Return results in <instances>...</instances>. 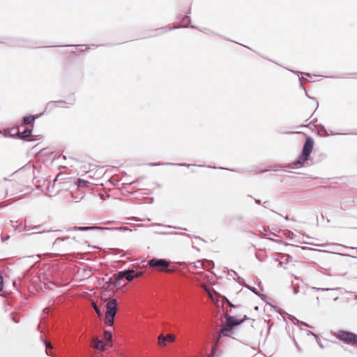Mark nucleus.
<instances>
[{"instance_id": "nucleus-1", "label": "nucleus", "mask_w": 357, "mask_h": 357, "mask_svg": "<svg viewBox=\"0 0 357 357\" xmlns=\"http://www.w3.org/2000/svg\"><path fill=\"white\" fill-rule=\"evenodd\" d=\"M314 146V141L311 137H307L303 147L300 156L293 162L294 167L298 168L304 165L309 159Z\"/></svg>"}, {"instance_id": "nucleus-2", "label": "nucleus", "mask_w": 357, "mask_h": 357, "mask_svg": "<svg viewBox=\"0 0 357 357\" xmlns=\"http://www.w3.org/2000/svg\"><path fill=\"white\" fill-rule=\"evenodd\" d=\"M226 324H222L221 330L219 333V338L221 336H229L232 332V328L238 326L243 322V319L238 320L234 317L226 315Z\"/></svg>"}, {"instance_id": "nucleus-3", "label": "nucleus", "mask_w": 357, "mask_h": 357, "mask_svg": "<svg viewBox=\"0 0 357 357\" xmlns=\"http://www.w3.org/2000/svg\"><path fill=\"white\" fill-rule=\"evenodd\" d=\"M107 311L105 314V324L112 326L114 324V317L117 312V301L116 299H112L106 305Z\"/></svg>"}, {"instance_id": "nucleus-4", "label": "nucleus", "mask_w": 357, "mask_h": 357, "mask_svg": "<svg viewBox=\"0 0 357 357\" xmlns=\"http://www.w3.org/2000/svg\"><path fill=\"white\" fill-rule=\"evenodd\" d=\"M335 335L346 344L357 347V335L346 331H339Z\"/></svg>"}, {"instance_id": "nucleus-5", "label": "nucleus", "mask_w": 357, "mask_h": 357, "mask_svg": "<svg viewBox=\"0 0 357 357\" xmlns=\"http://www.w3.org/2000/svg\"><path fill=\"white\" fill-rule=\"evenodd\" d=\"M147 264L150 267L157 268L159 271L172 272L171 270L167 269L170 262L165 259L153 258L148 261Z\"/></svg>"}, {"instance_id": "nucleus-6", "label": "nucleus", "mask_w": 357, "mask_h": 357, "mask_svg": "<svg viewBox=\"0 0 357 357\" xmlns=\"http://www.w3.org/2000/svg\"><path fill=\"white\" fill-rule=\"evenodd\" d=\"M73 241H74V238H70L69 237L57 238L54 241L53 246L56 249L63 248L66 250H68L69 245L72 244Z\"/></svg>"}, {"instance_id": "nucleus-7", "label": "nucleus", "mask_w": 357, "mask_h": 357, "mask_svg": "<svg viewBox=\"0 0 357 357\" xmlns=\"http://www.w3.org/2000/svg\"><path fill=\"white\" fill-rule=\"evenodd\" d=\"M175 340V336L172 334H168L166 336L161 334L158 336V342L160 347H165L166 342H173Z\"/></svg>"}, {"instance_id": "nucleus-8", "label": "nucleus", "mask_w": 357, "mask_h": 357, "mask_svg": "<svg viewBox=\"0 0 357 357\" xmlns=\"http://www.w3.org/2000/svg\"><path fill=\"white\" fill-rule=\"evenodd\" d=\"M142 271L135 273L133 269L125 270V279L129 282L133 280L135 278H138L143 275Z\"/></svg>"}, {"instance_id": "nucleus-9", "label": "nucleus", "mask_w": 357, "mask_h": 357, "mask_svg": "<svg viewBox=\"0 0 357 357\" xmlns=\"http://www.w3.org/2000/svg\"><path fill=\"white\" fill-rule=\"evenodd\" d=\"M104 227H98V226H86V227H73L69 228L68 231H89V230H102L104 229Z\"/></svg>"}, {"instance_id": "nucleus-10", "label": "nucleus", "mask_w": 357, "mask_h": 357, "mask_svg": "<svg viewBox=\"0 0 357 357\" xmlns=\"http://www.w3.org/2000/svg\"><path fill=\"white\" fill-rule=\"evenodd\" d=\"M105 345V343L102 340H99L96 337L92 339V346L96 349L104 350Z\"/></svg>"}, {"instance_id": "nucleus-11", "label": "nucleus", "mask_w": 357, "mask_h": 357, "mask_svg": "<svg viewBox=\"0 0 357 357\" xmlns=\"http://www.w3.org/2000/svg\"><path fill=\"white\" fill-rule=\"evenodd\" d=\"M291 257L289 255H282L280 259H277L276 261L279 262L278 265L282 266L283 264H287Z\"/></svg>"}, {"instance_id": "nucleus-12", "label": "nucleus", "mask_w": 357, "mask_h": 357, "mask_svg": "<svg viewBox=\"0 0 357 357\" xmlns=\"http://www.w3.org/2000/svg\"><path fill=\"white\" fill-rule=\"evenodd\" d=\"M64 104V102L63 101H56V102H50L46 105V109L47 110H52L54 107H56L57 105H59V107H64L63 105Z\"/></svg>"}, {"instance_id": "nucleus-13", "label": "nucleus", "mask_w": 357, "mask_h": 357, "mask_svg": "<svg viewBox=\"0 0 357 357\" xmlns=\"http://www.w3.org/2000/svg\"><path fill=\"white\" fill-rule=\"evenodd\" d=\"M17 132L19 135H20L21 138H26L31 136V130L29 128H26L22 132H20V130H18Z\"/></svg>"}, {"instance_id": "nucleus-14", "label": "nucleus", "mask_w": 357, "mask_h": 357, "mask_svg": "<svg viewBox=\"0 0 357 357\" xmlns=\"http://www.w3.org/2000/svg\"><path fill=\"white\" fill-rule=\"evenodd\" d=\"M35 120L34 116H28L23 118V123L26 125L32 124Z\"/></svg>"}, {"instance_id": "nucleus-15", "label": "nucleus", "mask_w": 357, "mask_h": 357, "mask_svg": "<svg viewBox=\"0 0 357 357\" xmlns=\"http://www.w3.org/2000/svg\"><path fill=\"white\" fill-rule=\"evenodd\" d=\"M89 183L88 181L80 178H78L76 181V185L79 187H87Z\"/></svg>"}, {"instance_id": "nucleus-16", "label": "nucleus", "mask_w": 357, "mask_h": 357, "mask_svg": "<svg viewBox=\"0 0 357 357\" xmlns=\"http://www.w3.org/2000/svg\"><path fill=\"white\" fill-rule=\"evenodd\" d=\"M114 278L116 280H121L125 278V271H119L114 275Z\"/></svg>"}, {"instance_id": "nucleus-17", "label": "nucleus", "mask_w": 357, "mask_h": 357, "mask_svg": "<svg viewBox=\"0 0 357 357\" xmlns=\"http://www.w3.org/2000/svg\"><path fill=\"white\" fill-rule=\"evenodd\" d=\"M307 335H314V336L316 337V340H317V343H318L319 346L321 348H324V346H323V345H322V344L321 343L320 340H319V338L318 337V336H317V335H315L314 333H313L312 332H310V331H308V332H307Z\"/></svg>"}, {"instance_id": "nucleus-18", "label": "nucleus", "mask_w": 357, "mask_h": 357, "mask_svg": "<svg viewBox=\"0 0 357 357\" xmlns=\"http://www.w3.org/2000/svg\"><path fill=\"white\" fill-rule=\"evenodd\" d=\"M104 336L107 340H109L112 338V333L109 331H105L104 332Z\"/></svg>"}, {"instance_id": "nucleus-19", "label": "nucleus", "mask_w": 357, "mask_h": 357, "mask_svg": "<svg viewBox=\"0 0 357 357\" xmlns=\"http://www.w3.org/2000/svg\"><path fill=\"white\" fill-rule=\"evenodd\" d=\"M45 347H46V353L49 356V353L47 352V349H52V346L50 342H45Z\"/></svg>"}, {"instance_id": "nucleus-20", "label": "nucleus", "mask_w": 357, "mask_h": 357, "mask_svg": "<svg viewBox=\"0 0 357 357\" xmlns=\"http://www.w3.org/2000/svg\"><path fill=\"white\" fill-rule=\"evenodd\" d=\"M236 281H237L239 284H242V285H243V286H244V284H246L245 283L244 280H243L242 278H241L240 276H238V277H237V278H236Z\"/></svg>"}, {"instance_id": "nucleus-21", "label": "nucleus", "mask_w": 357, "mask_h": 357, "mask_svg": "<svg viewBox=\"0 0 357 357\" xmlns=\"http://www.w3.org/2000/svg\"><path fill=\"white\" fill-rule=\"evenodd\" d=\"M1 238L2 242H5L6 241H7L10 238V236L9 235L4 236V235L1 234Z\"/></svg>"}, {"instance_id": "nucleus-22", "label": "nucleus", "mask_w": 357, "mask_h": 357, "mask_svg": "<svg viewBox=\"0 0 357 357\" xmlns=\"http://www.w3.org/2000/svg\"><path fill=\"white\" fill-rule=\"evenodd\" d=\"M244 287L251 290L252 292L257 294L256 289L255 287H251L248 284H244Z\"/></svg>"}, {"instance_id": "nucleus-23", "label": "nucleus", "mask_w": 357, "mask_h": 357, "mask_svg": "<svg viewBox=\"0 0 357 357\" xmlns=\"http://www.w3.org/2000/svg\"><path fill=\"white\" fill-rule=\"evenodd\" d=\"M93 307H94V309H95L96 312L99 316H100V314H101V312H100V310L98 308V307L96 304L93 305Z\"/></svg>"}, {"instance_id": "nucleus-24", "label": "nucleus", "mask_w": 357, "mask_h": 357, "mask_svg": "<svg viewBox=\"0 0 357 357\" xmlns=\"http://www.w3.org/2000/svg\"><path fill=\"white\" fill-rule=\"evenodd\" d=\"M3 278L0 275V291L3 289Z\"/></svg>"}, {"instance_id": "nucleus-25", "label": "nucleus", "mask_w": 357, "mask_h": 357, "mask_svg": "<svg viewBox=\"0 0 357 357\" xmlns=\"http://www.w3.org/2000/svg\"><path fill=\"white\" fill-rule=\"evenodd\" d=\"M197 265L196 266L197 268L204 266V263L201 261H197Z\"/></svg>"}, {"instance_id": "nucleus-26", "label": "nucleus", "mask_w": 357, "mask_h": 357, "mask_svg": "<svg viewBox=\"0 0 357 357\" xmlns=\"http://www.w3.org/2000/svg\"><path fill=\"white\" fill-rule=\"evenodd\" d=\"M339 288H336V289H328V288H326V289H319V288H317V290H321V291H328V290H335V289H338Z\"/></svg>"}, {"instance_id": "nucleus-27", "label": "nucleus", "mask_w": 357, "mask_h": 357, "mask_svg": "<svg viewBox=\"0 0 357 357\" xmlns=\"http://www.w3.org/2000/svg\"><path fill=\"white\" fill-rule=\"evenodd\" d=\"M185 22H190L189 17H188V16H185V17H183V23H185Z\"/></svg>"}, {"instance_id": "nucleus-28", "label": "nucleus", "mask_w": 357, "mask_h": 357, "mask_svg": "<svg viewBox=\"0 0 357 357\" xmlns=\"http://www.w3.org/2000/svg\"><path fill=\"white\" fill-rule=\"evenodd\" d=\"M298 291V287H294V293L296 294Z\"/></svg>"}, {"instance_id": "nucleus-29", "label": "nucleus", "mask_w": 357, "mask_h": 357, "mask_svg": "<svg viewBox=\"0 0 357 357\" xmlns=\"http://www.w3.org/2000/svg\"><path fill=\"white\" fill-rule=\"evenodd\" d=\"M227 302L228 303V305H229L231 307H234V305H233L230 301H229L228 300H227Z\"/></svg>"}, {"instance_id": "nucleus-30", "label": "nucleus", "mask_w": 357, "mask_h": 357, "mask_svg": "<svg viewBox=\"0 0 357 357\" xmlns=\"http://www.w3.org/2000/svg\"><path fill=\"white\" fill-rule=\"evenodd\" d=\"M301 324L303 325V326H307V327H310L308 324L304 323V322H301Z\"/></svg>"}, {"instance_id": "nucleus-31", "label": "nucleus", "mask_w": 357, "mask_h": 357, "mask_svg": "<svg viewBox=\"0 0 357 357\" xmlns=\"http://www.w3.org/2000/svg\"><path fill=\"white\" fill-rule=\"evenodd\" d=\"M49 310H50V309H49V308H45V309H44V312H47V313L49 312Z\"/></svg>"}, {"instance_id": "nucleus-32", "label": "nucleus", "mask_w": 357, "mask_h": 357, "mask_svg": "<svg viewBox=\"0 0 357 357\" xmlns=\"http://www.w3.org/2000/svg\"><path fill=\"white\" fill-rule=\"evenodd\" d=\"M68 192L69 195H70L72 197H74V196H73V193H72L71 192Z\"/></svg>"}, {"instance_id": "nucleus-33", "label": "nucleus", "mask_w": 357, "mask_h": 357, "mask_svg": "<svg viewBox=\"0 0 357 357\" xmlns=\"http://www.w3.org/2000/svg\"><path fill=\"white\" fill-rule=\"evenodd\" d=\"M255 202L257 203V204H259L260 203V200L259 199H255Z\"/></svg>"}, {"instance_id": "nucleus-34", "label": "nucleus", "mask_w": 357, "mask_h": 357, "mask_svg": "<svg viewBox=\"0 0 357 357\" xmlns=\"http://www.w3.org/2000/svg\"><path fill=\"white\" fill-rule=\"evenodd\" d=\"M47 191H48V192H49V196H50V197H52V195L50 193V192L49 189L47 190Z\"/></svg>"}, {"instance_id": "nucleus-35", "label": "nucleus", "mask_w": 357, "mask_h": 357, "mask_svg": "<svg viewBox=\"0 0 357 357\" xmlns=\"http://www.w3.org/2000/svg\"><path fill=\"white\" fill-rule=\"evenodd\" d=\"M183 26H184V27H188V24H183Z\"/></svg>"}, {"instance_id": "nucleus-36", "label": "nucleus", "mask_w": 357, "mask_h": 357, "mask_svg": "<svg viewBox=\"0 0 357 357\" xmlns=\"http://www.w3.org/2000/svg\"><path fill=\"white\" fill-rule=\"evenodd\" d=\"M306 75H307L308 77L310 76V73H305Z\"/></svg>"}]
</instances>
